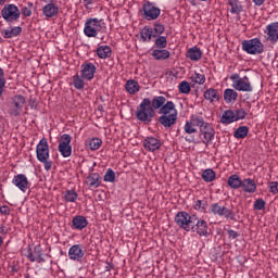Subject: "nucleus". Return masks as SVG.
<instances>
[{
  "label": "nucleus",
  "mask_w": 278,
  "mask_h": 278,
  "mask_svg": "<svg viewBox=\"0 0 278 278\" xmlns=\"http://www.w3.org/2000/svg\"><path fill=\"white\" fill-rule=\"evenodd\" d=\"M166 103V98L163 96H156L151 99H143L140 103V121L142 123H151L153 116H155V110H162Z\"/></svg>",
  "instance_id": "nucleus-1"
},
{
  "label": "nucleus",
  "mask_w": 278,
  "mask_h": 278,
  "mask_svg": "<svg viewBox=\"0 0 278 278\" xmlns=\"http://www.w3.org/2000/svg\"><path fill=\"white\" fill-rule=\"evenodd\" d=\"M202 119H203V116L201 115H194V114L190 115L189 121H187L184 126V131L185 134H187V136L185 137L186 142H189V143L197 142V139L192 135L199 131L197 127L199 128L201 127Z\"/></svg>",
  "instance_id": "nucleus-2"
},
{
  "label": "nucleus",
  "mask_w": 278,
  "mask_h": 278,
  "mask_svg": "<svg viewBox=\"0 0 278 278\" xmlns=\"http://www.w3.org/2000/svg\"><path fill=\"white\" fill-rule=\"evenodd\" d=\"M36 155L38 162L43 164L45 170H51V166H53V163L49 161V141H47V138H42L37 144Z\"/></svg>",
  "instance_id": "nucleus-3"
},
{
  "label": "nucleus",
  "mask_w": 278,
  "mask_h": 278,
  "mask_svg": "<svg viewBox=\"0 0 278 278\" xmlns=\"http://www.w3.org/2000/svg\"><path fill=\"white\" fill-rule=\"evenodd\" d=\"M103 27L105 28V23L102 20L90 17L85 23L84 34L87 38H97L99 33L103 31Z\"/></svg>",
  "instance_id": "nucleus-4"
},
{
  "label": "nucleus",
  "mask_w": 278,
  "mask_h": 278,
  "mask_svg": "<svg viewBox=\"0 0 278 278\" xmlns=\"http://www.w3.org/2000/svg\"><path fill=\"white\" fill-rule=\"evenodd\" d=\"M230 80L232 83V88L238 92H253V85L249 76L240 77V74L230 75Z\"/></svg>",
  "instance_id": "nucleus-5"
},
{
  "label": "nucleus",
  "mask_w": 278,
  "mask_h": 278,
  "mask_svg": "<svg viewBox=\"0 0 278 278\" xmlns=\"http://www.w3.org/2000/svg\"><path fill=\"white\" fill-rule=\"evenodd\" d=\"M210 214L213 216H219L220 218H229L230 220H236V214L233 210L227 207L223 202H215L210 205Z\"/></svg>",
  "instance_id": "nucleus-6"
},
{
  "label": "nucleus",
  "mask_w": 278,
  "mask_h": 278,
  "mask_svg": "<svg viewBox=\"0 0 278 278\" xmlns=\"http://www.w3.org/2000/svg\"><path fill=\"white\" fill-rule=\"evenodd\" d=\"M241 49L249 55H260L264 53V43L258 38L243 40Z\"/></svg>",
  "instance_id": "nucleus-7"
},
{
  "label": "nucleus",
  "mask_w": 278,
  "mask_h": 278,
  "mask_svg": "<svg viewBox=\"0 0 278 278\" xmlns=\"http://www.w3.org/2000/svg\"><path fill=\"white\" fill-rule=\"evenodd\" d=\"M197 220V216H191L186 211L178 212L175 216V223L185 231H192V225Z\"/></svg>",
  "instance_id": "nucleus-8"
},
{
  "label": "nucleus",
  "mask_w": 278,
  "mask_h": 278,
  "mask_svg": "<svg viewBox=\"0 0 278 278\" xmlns=\"http://www.w3.org/2000/svg\"><path fill=\"white\" fill-rule=\"evenodd\" d=\"M199 131H200V138L202 139L203 144H205V147H208L210 142L214 140V136L216 134V131L214 130V127H212V124L205 122V118L202 117Z\"/></svg>",
  "instance_id": "nucleus-9"
},
{
  "label": "nucleus",
  "mask_w": 278,
  "mask_h": 278,
  "mask_svg": "<svg viewBox=\"0 0 278 278\" xmlns=\"http://www.w3.org/2000/svg\"><path fill=\"white\" fill-rule=\"evenodd\" d=\"M1 16L5 23H16L21 18V10L16 4H5L1 10Z\"/></svg>",
  "instance_id": "nucleus-10"
},
{
  "label": "nucleus",
  "mask_w": 278,
  "mask_h": 278,
  "mask_svg": "<svg viewBox=\"0 0 278 278\" xmlns=\"http://www.w3.org/2000/svg\"><path fill=\"white\" fill-rule=\"evenodd\" d=\"M73 137L68 134H64L61 136V140L59 142V151L62 157H71L73 154V147L71 146V141Z\"/></svg>",
  "instance_id": "nucleus-11"
},
{
  "label": "nucleus",
  "mask_w": 278,
  "mask_h": 278,
  "mask_svg": "<svg viewBox=\"0 0 278 278\" xmlns=\"http://www.w3.org/2000/svg\"><path fill=\"white\" fill-rule=\"evenodd\" d=\"M160 14H162V10L153 5V3L146 2L143 4V18H146V21H157Z\"/></svg>",
  "instance_id": "nucleus-12"
},
{
  "label": "nucleus",
  "mask_w": 278,
  "mask_h": 278,
  "mask_svg": "<svg viewBox=\"0 0 278 278\" xmlns=\"http://www.w3.org/2000/svg\"><path fill=\"white\" fill-rule=\"evenodd\" d=\"M25 103L26 100L23 96L16 94L15 97H13L12 105L9 110L10 116H21V112H23Z\"/></svg>",
  "instance_id": "nucleus-13"
},
{
  "label": "nucleus",
  "mask_w": 278,
  "mask_h": 278,
  "mask_svg": "<svg viewBox=\"0 0 278 278\" xmlns=\"http://www.w3.org/2000/svg\"><path fill=\"white\" fill-rule=\"evenodd\" d=\"M97 74V65L91 62H85L80 65V75L85 81H92L94 75Z\"/></svg>",
  "instance_id": "nucleus-14"
},
{
  "label": "nucleus",
  "mask_w": 278,
  "mask_h": 278,
  "mask_svg": "<svg viewBox=\"0 0 278 278\" xmlns=\"http://www.w3.org/2000/svg\"><path fill=\"white\" fill-rule=\"evenodd\" d=\"M190 231H193V233H198V236H203L205 238H207V236L210 235V232H207L208 226H207V222H205V219H193V224Z\"/></svg>",
  "instance_id": "nucleus-15"
},
{
  "label": "nucleus",
  "mask_w": 278,
  "mask_h": 278,
  "mask_svg": "<svg viewBox=\"0 0 278 278\" xmlns=\"http://www.w3.org/2000/svg\"><path fill=\"white\" fill-rule=\"evenodd\" d=\"M84 255H86V251L81 244H74L68 250V258L72 260V262H81Z\"/></svg>",
  "instance_id": "nucleus-16"
},
{
  "label": "nucleus",
  "mask_w": 278,
  "mask_h": 278,
  "mask_svg": "<svg viewBox=\"0 0 278 278\" xmlns=\"http://www.w3.org/2000/svg\"><path fill=\"white\" fill-rule=\"evenodd\" d=\"M264 34L269 42H278V22H273L265 27Z\"/></svg>",
  "instance_id": "nucleus-17"
},
{
  "label": "nucleus",
  "mask_w": 278,
  "mask_h": 278,
  "mask_svg": "<svg viewBox=\"0 0 278 278\" xmlns=\"http://www.w3.org/2000/svg\"><path fill=\"white\" fill-rule=\"evenodd\" d=\"M12 184L22 192H27V190L29 189V180L27 179V176H25V174L15 175L13 177Z\"/></svg>",
  "instance_id": "nucleus-18"
},
{
  "label": "nucleus",
  "mask_w": 278,
  "mask_h": 278,
  "mask_svg": "<svg viewBox=\"0 0 278 278\" xmlns=\"http://www.w3.org/2000/svg\"><path fill=\"white\" fill-rule=\"evenodd\" d=\"M26 257L29 262H37L38 264L46 262L45 257H42V247L40 244L35 245L33 251L30 250Z\"/></svg>",
  "instance_id": "nucleus-19"
},
{
  "label": "nucleus",
  "mask_w": 278,
  "mask_h": 278,
  "mask_svg": "<svg viewBox=\"0 0 278 278\" xmlns=\"http://www.w3.org/2000/svg\"><path fill=\"white\" fill-rule=\"evenodd\" d=\"M88 227V218L84 215H76L72 218V229H76L77 231H81Z\"/></svg>",
  "instance_id": "nucleus-20"
},
{
  "label": "nucleus",
  "mask_w": 278,
  "mask_h": 278,
  "mask_svg": "<svg viewBox=\"0 0 278 278\" xmlns=\"http://www.w3.org/2000/svg\"><path fill=\"white\" fill-rule=\"evenodd\" d=\"M241 189L248 194H253L257 192V184H255V180L251 178H245L241 182Z\"/></svg>",
  "instance_id": "nucleus-21"
},
{
  "label": "nucleus",
  "mask_w": 278,
  "mask_h": 278,
  "mask_svg": "<svg viewBox=\"0 0 278 278\" xmlns=\"http://www.w3.org/2000/svg\"><path fill=\"white\" fill-rule=\"evenodd\" d=\"M159 123H161L163 127H173V125L177 123V111L172 112L169 115H162L159 117Z\"/></svg>",
  "instance_id": "nucleus-22"
},
{
  "label": "nucleus",
  "mask_w": 278,
  "mask_h": 278,
  "mask_svg": "<svg viewBox=\"0 0 278 278\" xmlns=\"http://www.w3.org/2000/svg\"><path fill=\"white\" fill-rule=\"evenodd\" d=\"M143 147L148 151H157L162 147V142H160V139L154 138V137H148L143 141Z\"/></svg>",
  "instance_id": "nucleus-23"
},
{
  "label": "nucleus",
  "mask_w": 278,
  "mask_h": 278,
  "mask_svg": "<svg viewBox=\"0 0 278 278\" xmlns=\"http://www.w3.org/2000/svg\"><path fill=\"white\" fill-rule=\"evenodd\" d=\"M60 12V8L55 3H48L42 8V14L46 18H53Z\"/></svg>",
  "instance_id": "nucleus-24"
},
{
  "label": "nucleus",
  "mask_w": 278,
  "mask_h": 278,
  "mask_svg": "<svg viewBox=\"0 0 278 278\" xmlns=\"http://www.w3.org/2000/svg\"><path fill=\"white\" fill-rule=\"evenodd\" d=\"M85 184H87L89 188H99L101 186V175H99V173L89 174Z\"/></svg>",
  "instance_id": "nucleus-25"
},
{
  "label": "nucleus",
  "mask_w": 278,
  "mask_h": 278,
  "mask_svg": "<svg viewBox=\"0 0 278 278\" xmlns=\"http://www.w3.org/2000/svg\"><path fill=\"white\" fill-rule=\"evenodd\" d=\"M203 97L205 101H210L211 103H218V101H220V94H218V90L214 88L206 89Z\"/></svg>",
  "instance_id": "nucleus-26"
},
{
  "label": "nucleus",
  "mask_w": 278,
  "mask_h": 278,
  "mask_svg": "<svg viewBox=\"0 0 278 278\" xmlns=\"http://www.w3.org/2000/svg\"><path fill=\"white\" fill-rule=\"evenodd\" d=\"M22 31H23V28L21 26H14L11 29L0 30V34L2 38L10 39V38H16V36H21Z\"/></svg>",
  "instance_id": "nucleus-27"
},
{
  "label": "nucleus",
  "mask_w": 278,
  "mask_h": 278,
  "mask_svg": "<svg viewBox=\"0 0 278 278\" xmlns=\"http://www.w3.org/2000/svg\"><path fill=\"white\" fill-rule=\"evenodd\" d=\"M224 101L227 104H233L238 101V91L236 89L227 88L224 90Z\"/></svg>",
  "instance_id": "nucleus-28"
},
{
  "label": "nucleus",
  "mask_w": 278,
  "mask_h": 278,
  "mask_svg": "<svg viewBox=\"0 0 278 278\" xmlns=\"http://www.w3.org/2000/svg\"><path fill=\"white\" fill-rule=\"evenodd\" d=\"M187 58L191 60V62H199L201 58H203V51L199 47H192L187 51Z\"/></svg>",
  "instance_id": "nucleus-29"
},
{
  "label": "nucleus",
  "mask_w": 278,
  "mask_h": 278,
  "mask_svg": "<svg viewBox=\"0 0 278 278\" xmlns=\"http://www.w3.org/2000/svg\"><path fill=\"white\" fill-rule=\"evenodd\" d=\"M96 53L100 60H108V58H112V48L110 46H99Z\"/></svg>",
  "instance_id": "nucleus-30"
},
{
  "label": "nucleus",
  "mask_w": 278,
  "mask_h": 278,
  "mask_svg": "<svg viewBox=\"0 0 278 278\" xmlns=\"http://www.w3.org/2000/svg\"><path fill=\"white\" fill-rule=\"evenodd\" d=\"M222 125H231V123H236V113L233 110H227L223 113L220 117Z\"/></svg>",
  "instance_id": "nucleus-31"
},
{
  "label": "nucleus",
  "mask_w": 278,
  "mask_h": 278,
  "mask_svg": "<svg viewBox=\"0 0 278 278\" xmlns=\"http://www.w3.org/2000/svg\"><path fill=\"white\" fill-rule=\"evenodd\" d=\"M173 112H177V110H175V103L173 101L165 102L159 110V114H162V116H168L173 114Z\"/></svg>",
  "instance_id": "nucleus-32"
},
{
  "label": "nucleus",
  "mask_w": 278,
  "mask_h": 278,
  "mask_svg": "<svg viewBox=\"0 0 278 278\" xmlns=\"http://www.w3.org/2000/svg\"><path fill=\"white\" fill-rule=\"evenodd\" d=\"M227 184L232 190H238L242 187V179L237 174H233L228 177Z\"/></svg>",
  "instance_id": "nucleus-33"
},
{
  "label": "nucleus",
  "mask_w": 278,
  "mask_h": 278,
  "mask_svg": "<svg viewBox=\"0 0 278 278\" xmlns=\"http://www.w3.org/2000/svg\"><path fill=\"white\" fill-rule=\"evenodd\" d=\"M228 4L230 5L231 14H242L244 12V7H242V2L239 0H229Z\"/></svg>",
  "instance_id": "nucleus-34"
},
{
  "label": "nucleus",
  "mask_w": 278,
  "mask_h": 278,
  "mask_svg": "<svg viewBox=\"0 0 278 278\" xmlns=\"http://www.w3.org/2000/svg\"><path fill=\"white\" fill-rule=\"evenodd\" d=\"M73 86L76 90H84L86 88V78L79 75V73L73 76Z\"/></svg>",
  "instance_id": "nucleus-35"
},
{
  "label": "nucleus",
  "mask_w": 278,
  "mask_h": 278,
  "mask_svg": "<svg viewBox=\"0 0 278 278\" xmlns=\"http://www.w3.org/2000/svg\"><path fill=\"white\" fill-rule=\"evenodd\" d=\"M78 198H79V194H77V191H75V189L66 190L63 193V199L65 203H75V201H77Z\"/></svg>",
  "instance_id": "nucleus-36"
},
{
  "label": "nucleus",
  "mask_w": 278,
  "mask_h": 278,
  "mask_svg": "<svg viewBox=\"0 0 278 278\" xmlns=\"http://www.w3.org/2000/svg\"><path fill=\"white\" fill-rule=\"evenodd\" d=\"M102 144L103 140H101L100 138H92L86 141V146L89 147L91 151H99Z\"/></svg>",
  "instance_id": "nucleus-37"
},
{
  "label": "nucleus",
  "mask_w": 278,
  "mask_h": 278,
  "mask_svg": "<svg viewBox=\"0 0 278 278\" xmlns=\"http://www.w3.org/2000/svg\"><path fill=\"white\" fill-rule=\"evenodd\" d=\"M125 89L129 94H136V92L140 90V85L138 84V81L130 79V80H127L125 85Z\"/></svg>",
  "instance_id": "nucleus-38"
},
{
  "label": "nucleus",
  "mask_w": 278,
  "mask_h": 278,
  "mask_svg": "<svg viewBox=\"0 0 278 278\" xmlns=\"http://www.w3.org/2000/svg\"><path fill=\"white\" fill-rule=\"evenodd\" d=\"M152 56L154 60H168L170 58V52L168 50H153Z\"/></svg>",
  "instance_id": "nucleus-39"
},
{
  "label": "nucleus",
  "mask_w": 278,
  "mask_h": 278,
  "mask_svg": "<svg viewBox=\"0 0 278 278\" xmlns=\"http://www.w3.org/2000/svg\"><path fill=\"white\" fill-rule=\"evenodd\" d=\"M193 210H197V212H202L203 214H205L207 210V200H194Z\"/></svg>",
  "instance_id": "nucleus-40"
},
{
  "label": "nucleus",
  "mask_w": 278,
  "mask_h": 278,
  "mask_svg": "<svg viewBox=\"0 0 278 278\" xmlns=\"http://www.w3.org/2000/svg\"><path fill=\"white\" fill-rule=\"evenodd\" d=\"M202 179L206 184H211V181H214V179H216V172L211 168L203 170Z\"/></svg>",
  "instance_id": "nucleus-41"
},
{
  "label": "nucleus",
  "mask_w": 278,
  "mask_h": 278,
  "mask_svg": "<svg viewBox=\"0 0 278 278\" xmlns=\"http://www.w3.org/2000/svg\"><path fill=\"white\" fill-rule=\"evenodd\" d=\"M233 136L238 140H243V138H247V136H249V127L240 126L239 128L236 129Z\"/></svg>",
  "instance_id": "nucleus-42"
},
{
  "label": "nucleus",
  "mask_w": 278,
  "mask_h": 278,
  "mask_svg": "<svg viewBox=\"0 0 278 278\" xmlns=\"http://www.w3.org/2000/svg\"><path fill=\"white\" fill-rule=\"evenodd\" d=\"M191 81H193V84H198L199 86H203V84H205V76L204 74H199L197 72H194L191 76H190Z\"/></svg>",
  "instance_id": "nucleus-43"
},
{
  "label": "nucleus",
  "mask_w": 278,
  "mask_h": 278,
  "mask_svg": "<svg viewBox=\"0 0 278 278\" xmlns=\"http://www.w3.org/2000/svg\"><path fill=\"white\" fill-rule=\"evenodd\" d=\"M178 90L181 92V94H190V90H192V87H190V83L188 80H182L178 85Z\"/></svg>",
  "instance_id": "nucleus-44"
},
{
  "label": "nucleus",
  "mask_w": 278,
  "mask_h": 278,
  "mask_svg": "<svg viewBox=\"0 0 278 278\" xmlns=\"http://www.w3.org/2000/svg\"><path fill=\"white\" fill-rule=\"evenodd\" d=\"M103 180L109 184H114L116 181V173L113 172L112 168L106 169V173L104 174Z\"/></svg>",
  "instance_id": "nucleus-45"
},
{
  "label": "nucleus",
  "mask_w": 278,
  "mask_h": 278,
  "mask_svg": "<svg viewBox=\"0 0 278 278\" xmlns=\"http://www.w3.org/2000/svg\"><path fill=\"white\" fill-rule=\"evenodd\" d=\"M153 29L152 28H143L141 30V38L144 42H151V38H153Z\"/></svg>",
  "instance_id": "nucleus-46"
},
{
  "label": "nucleus",
  "mask_w": 278,
  "mask_h": 278,
  "mask_svg": "<svg viewBox=\"0 0 278 278\" xmlns=\"http://www.w3.org/2000/svg\"><path fill=\"white\" fill-rule=\"evenodd\" d=\"M232 111L235 114L236 123H238V121H244V118H247V111H244V109H238Z\"/></svg>",
  "instance_id": "nucleus-47"
},
{
  "label": "nucleus",
  "mask_w": 278,
  "mask_h": 278,
  "mask_svg": "<svg viewBox=\"0 0 278 278\" xmlns=\"http://www.w3.org/2000/svg\"><path fill=\"white\" fill-rule=\"evenodd\" d=\"M253 208L256 210L257 212H262V210H266V201H264V199L262 198L255 200L253 204Z\"/></svg>",
  "instance_id": "nucleus-48"
},
{
  "label": "nucleus",
  "mask_w": 278,
  "mask_h": 278,
  "mask_svg": "<svg viewBox=\"0 0 278 278\" xmlns=\"http://www.w3.org/2000/svg\"><path fill=\"white\" fill-rule=\"evenodd\" d=\"M166 45H167V41H166V37H164V36H161V37H159V38L155 40V46H156L159 49H166Z\"/></svg>",
  "instance_id": "nucleus-49"
},
{
  "label": "nucleus",
  "mask_w": 278,
  "mask_h": 278,
  "mask_svg": "<svg viewBox=\"0 0 278 278\" xmlns=\"http://www.w3.org/2000/svg\"><path fill=\"white\" fill-rule=\"evenodd\" d=\"M33 7H34V3L28 2V7H24V8H22V10L20 11L21 14H22L23 16H26V17L31 16V8H33Z\"/></svg>",
  "instance_id": "nucleus-50"
},
{
  "label": "nucleus",
  "mask_w": 278,
  "mask_h": 278,
  "mask_svg": "<svg viewBox=\"0 0 278 278\" xmlns=\"http://www.w3.org/2000/svg\"><path fill=\"white\" fill-rule=\"evenodd\" d=\"M268 187H269V192L271 194H278V182L277 181H270Z\"/></svg>",
  "instance_id": "nucleus-51"
},
{
  "label": "nucleus",
  "mask_w": 278,
  "mask_h": 278,
  "mask_svg": "<svg viewBox=\"0 0 278 278\" xmlns=\"http://www.w3.org/2000/svg\"><path fill=\"white\" fill-rule=\"evenodd\" d=\"M227 231V235H228V238H230L231 240H236L237 238H239V233L238 231L233 230V229H228L226 230Z\"/></svg>",
  "instance_id": "nucleus-52"
},
{
  "label": "nucleus",
  "mask_w": 278,
  "mask_h": 278,
  "mask_svg": "<svg viewBox=\"0 0 278 278\" xmlns=\"http://www.w3.org/2000/svg\"><path fill=\"white\" fill-rule=\"evenodd\" d=\"M10 206L8 205H2L0 207V214H2V216H10Z\"/></svg>",
  "instance_id": "nucleus-53"
},
{
  "label": "nucleus",
  "mask_w": 278,
  "mask_h": 278,
  "mask_svg": "<svg viewBox=\"0 0 278 278\" xmlns=\"http://www.w3.org/2000/svg\"><path fill=\"white\" fill-rule=\"evenodd\" d=\"M154 31H155L156 34H164V25H162V24H155V25H154Z\"/></svg>",
  "instance_id": "nucleus-54"
},
{
  "label": "nucleus",
  "mask_w": 278,
  "mask_h": 278,
  "mask_svg": "<svg viewBox=\"0 0 278 278\" xmlns=\"http://www.w3.org/2000/svg\"><path fill=\"white\" fill-rule=\"evenodd\" d=\"M0 86H5V72L0 67Z\"/></svg>",
  "instance_id": "nucleus-55"
},
{
  "label": "nucleus",
  "mask_w": 278,
  "mask_h": 278,
  "mask_svg": "<svg viewBox=\"0 0 278 278\" xmlns=\"http://www.w3.org/2000/svg\"><path fill=\"white\" fill-rule=\"evenodd\" d=\"M83 3L86 10H90V5L94 3V0H83Z\"/></svg>",
  "instance_id": "nucleus-56"
},
{
  "label": "nucleus",
  "mask_w": 278,
  "mask_h": 278,
  "mask_svg": "<svg viewBox=\"0 0 278 278\" xmlns=\"http://www.w3.org/2000/svg\"><path fill=\"white\" fill-rule=\"evenodd\" d=\"M264 1H266V0H253V3L255 4V5H264Z\"/></svg>",
  "instance_id": "nucleus-57"
},
{
  "label": "nucleus",
  "mask_w": 278,
  "mask_h": 278,
  "mask_svg": "<svg viewBox=\"0 0 278 278\" xmlns=\"http://www.w3.org/2000/svg\"><path fill=\"white\" fill-rule=\"evenodd\" d=\"M3 88H5V85H0V99L3 97Z\"/></svg>",
  "instance_id": "nucleus-58"
},
{
  "label": "nucleus",
  "mask_w": 278,
  "mask_h": 278,
  "mask_svg": "<svg viewBox=\"0 0 278 278\" xmlns=\"http://www.w3.org/2000/svg\"><path fill=\"white\" fill-rule=\"evenodd\" d=\"M136 117L138 118V121H140V109H137V111H136Z\"/></svg>",
  "instance_id": "nucleus-59"
},
{
  "label": "nucleus",
  "mask_w": 278,
  "mask_h": 278,
  "mask_svg": "<svg viewBox=\"0 0 278 278\" xmlns=\"http://www.w3.org/2000/svg\"><path fill=\"white\" fill-rule=\"evenodd\" d=\"M45 3H55V0H43Z\"/></svg>",
  "instance_id": "nucleus-60"
},
{
  "label": "nucleus",
  "mask_w": 278,
  "mask_h": 278,
  "mask_svg": "<svg viewBox=\"0 0 278 278\" xmlns=\"http://www.w3.org/2000/svg\"><path fill=\"white\" fill-rule=\"evenodd\" d=\"M5 1L8 0H0V5H5Z\"/></svg>",
  "instance_id": "nucleus-61"
},
{
  "label": "nucleus",
  "mask_w": 278,
  "mask_h": 278,
  "mask_svg": "<svg viewBox=\"0 0 278 278\" xmlns=\"http://www.w3.org/2000/svg\"><path fill=\"white\" fill-rule=\"evenodd\" d=\"M4 229L3 226H0V233H3Z\"/></svg>",
  "instance_id": "nucleus-62"
},
{
  "label": "nucleus",
  "mask_w": 278,
  "mask_h": 278,
  "mask_svg": "<svg viewBox=\"0 0 278 278\" xmlns=\"http://www.w3.org/2000/svg\"><path fill=\"white\" fill-rule=\"evenodd\" d=\"M3 244V238L0 237V247Z\"/></svg>",
  "instance_id": "nucleus-63"
},
{
  "label": "nucleus",
  "mask_w": 278,
  "mask_h": 278,
  "mask_svg": "<svg viewBox=\"0 0 278 278\" xmlns=\"http://www.w3.org/2000/svg\"><path fill=\"white\" fill-rule=\"evenodd\" d=\"M106 270H110V265L106 266Z\"/></svg>",
  "instance_id": "nucleus-64"
}]
</instances>
